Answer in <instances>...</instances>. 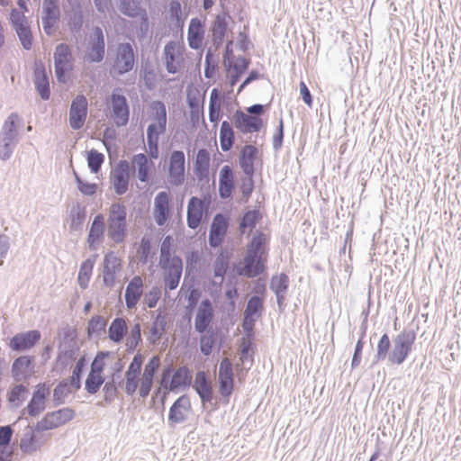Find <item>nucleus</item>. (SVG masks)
I'll return each mask as SVG.
<instances>
[{
    "label": "nucleus",
    "instance_id": "aec40b11",
    "mask_svg": "<svg viewBox=\"0 0 461 461\" xmlns=\"http://www.w3.org/2000/svg\"><path fill=\"white\" fill-rule=\"evenodd\" d=\"M160 366V359L158 357H153L146 364L143 373H141L140 385L139 395L141 398H146L152 388L154 375Z\"/></svg>",
    "mask_w": 461,
    "mask_h": 461
},
{
    "label": "nucleus",
    "instance_id": "7ed1b4c3",
    "mask_svg": "<svg viewBox=\"0 0 461 461\" xmlns=\"http://www.w3.org/2000/svg\"><path fill=\"white\" fill-rule=\"evenodd\" d=\"M416 339L413 330H403L393 340V348L388 355V360L393 365H402L412 350Z\"/></svg>",
    "mask_w": 461,
    "mask_h": 461
},
{
    "label": "nucleus",
    "instance_id": "39448f33",
    "mask_svg": "<svg viewBox=\"0 0 461 461\" xmlns=\"http://www.w3.org/2000/svg\"><path fill=\"white\" fill-rule=\"evenodd\" d=\"M185 48L181 41H169L164 48V59L168 73L176 74L185 67Z\"/></svg>",
    "mask_w": 461,
    "mask_h": 461
},
{
    "label": "nucleus",
    "instance_id": "412c9836",
    "mask_svg": "<svg viewBox=\"0 0 461 461\" xmlns=\"http://www.w3.org/2000/svg\"><path fill=\"white\" fill-rule=\"evenodd\" d=\"M218 376L221 394L229 397L233 390V370L229 358L225 357L221 361Z\"/></svg>",
    "mask_w": 461,
    "mask_h": 461
},
{
    "label": "nucleus",
    "instance_id": "603ef678",
    "mask_svg": "<svg viewBox=\"0 0 461 461\" xmlns=\"http://www.w3.org/2000/svg\"><path fill=\"white\" fill-rule=\"evenodd\" d=\"M86 159L91 172L96 174L104 161V156L95 149H91L87 152Z\"/></svg>",
    "mask_w": 461,
    "mask_h": 461
},
{
    "label": "nucleus",
    "instance_id": "338daca9",
    "mask_svg": "<svg viewBox=\"0 0 461 461\" xmlns=\"http://www.w3.org/2000/svg\"><path fill=\"white\" fill-rule=\"evenodd\" d=\"M254 189L253 176H246L241 179L240 190L245 198H248Z\"/></svg>",
    "mask_w": 461,
    "mask_h": 461
},
{
    "label": "nucleus",
    "instance_id": "20e7f679",
    "mask_svg": "<svg viewBox=\"0 0 461 461\" xmlns=\"http://www.w3.org/2000/svg\"><path fill=\"white\" fill-rule=\"evenodd\" d=\"M126 211L122 203H113L109 217L108 235L116 243L125 238Z\"/></svg>",
    "mask_w": 461,
    "mask_h": 461
},
{
    "label": "nucleus",
    "instance_id": "13d9d810",
    "mask_svg": "<svg viewBox=\"0 0 461 461\" xmlns=\"http://www.w3.org/2000/svg\"><path fill=\"white\" fill-rule=\"evenodd\" d=\"M153 213L158 225L162 226L169 215L168 203H156Z\"/></svg>",
    "mask_w": 461,
    "mask_h": 461
},
{
    "label": "nucleus",
    "instance_id": "5fc2aeb1",
    "mask_svg": "<svg viewBox=\"0 0 461 461\" xmlns=\"http://www.w3.org/2000/svg\"><path fill=\"white\" fill-rule=\"evenodd\" d=\"M228 265L229 257L221 251L213 263L214 276L221 278V282L226 273Z\"/></svg>",
    "mask_w": 461,
    "mask_h": 461
},
{
    "label": "nucleus",
    "instance_id": "1a4fd4ad",
    "mask_svg": "<svg viewBox=\"0 0 461 461\" xmlns=\"http://www.w3.org/2000/svg\"><path fill=\"white\" fill-rule=\"evenodd\" d=\"M75 411L66 407L55 411L48 412L38 423V430H50L59 428L73 420Z\"/></svg>",
    "mask_w": 461,
    "mask_h": 461
},
{
    "label": "nucleus",
    "instance_id": "e2e57ef3",
    "mask_svg": "<svg viewBox=\"0 0 461 461\" xmlns=\"http://www.w3.org/2000/svg\"><path fill=\"white\" fill-rule=\"evenodd\" d=\"M76 181H77L78 190L83 194L92 195L96 193V190H97L96 184L85 182L77 174H76Z\"/></svg>",
    "mask_w": 461,
    "mask_h": 461
},
{
    "label": "nucleus",
    "instance_id": "37998d69",
    "mask_svg": "<svg viewBox=\"0 0 461 461\" xmlns=\"http://www.w3.org/2000/svg\"><path fill=\"white\" fill-rule=\"evenodd\" d=\"M126 321L123 318H115L108 330V337L114 343H120L127 332Z\"/></svg>",
    "mask_w": 461,
    "mask_h": 461
},
{
    "label": "nucleus",
    "instance_id": "680f3d73",
    "mask_svg": "<svg viewBox=\"0 0 461 461\" xmlns=\"http://www.w3.org/2000/svg\"><path fill=\"white\" fill-rule=\"evenodd\" d=\"M15 31L24 49L30 50L32 45V36L29 26L18 27Z\"/></svg>",
    "mask_w": 461,
    "mask_h": 461
},
{
    "label": "nucleus",
    "instance_id": "473e14b6",
    "mask_svg": "<svg viewBox=\"0 0 461 461\" xmlns=\"http://www.w3.org/2000/svg\"><path fill=\"white\" fill-rule=\"evenodd\" d=\"M288 286L289 277L284 273L273 276L270 280L269 287L276 296L279 309H283L285 306Z\"/></svg>",
    "mask_w": 461,
    "mask_h": 461
},
{
    "label": "nucleus",
    "instance_id": "f704fd0d",
    "mask_svg": "<svg viewBox=\"0 0 461 461\" xmlns=\"http://www.w3.org/2000/svg\"><path fill=\"white\" fill-rule=\"evenodd\" d=\"M34 84L41 97L43 100H48L50 95L49 77L46 73L45 67L41 62L35 63Z\"/></svg>",
    "mask_w": 461,
    "mask_h": 461
},
{
    "label": "nucleus",
    "instance_id": "ddd939ff",
    "mask_svg": "<svg viewBox=\"0 0 461 461\" xmlns=\"http://www.w3.org/2000/svg\"><path fill=\"white\" fill-rule=\"evenodd\" d=\"M185 154L181 150H175L169 157L168 180L171 184L179 185L185 181Z\"/></svg>",
    "mask_w": 461,
    "mask_h": 461
},
{
    "label": "nucleus",
    "instance_id": "4d7b16f0",
    "mask_svg": "<svg viewBox=\"0 0 461 461\" xmlns=\"http://www.w3.org/2000/svg\"><path fill=\"white\" fill-rule=\"evenodd\" d=\"M391 346L389 336L385 333L384 334L377 344V351L375 355V362H379L381 360L385 359L389 355V348Z\"/></svg>",
    "mask_w": 461,
    "mask_h": 461
},
{
    "label": "nucleus",
    "instance_id": "6ab92c4d",
    "mask_svg": "<svg viewBox=\"0 0 461 461\" xmlns=\"http://www.w3.org/2000/svg\"><path fill=\"white\" fill-rule=\"evenodd\" d=\"M258 162L261 163L258 149L253 145L244 146L240 153L239 163L243 173L246 176H253L255 166Z\"/></svg>",
    "mask_w": 461,
    "mask_h": 461
},
{
    "label": "nucleus",
    "instance_id": "f3484780",
    "mask_svg": "<svg viewBox=\"0 0 461 461\" xmlns=\"http://www.w3.org/2000/svg\"><path fill=\"white\" fill-rule=\"evenodd\" d=\"M167 324V313L158 309L152 314V322L148 331V340L156 345L162 339Z\"/></svg>",
    "mask_w": 461,
    "mask_h": 461
},
{
    "label": "nucleus",
    "instance_id": "0eeeda50",
    "mask_svg": "<svg viewBox=\"0 0 461 461\" xmlns=\"http://www.w3.org/2000/svg\"><path fill=\"white\" fill-rule=\"evenodd\" d=\"M142 364L141 355H135L124 374L123 381L119 383V384H122L125 393L129 396H132L137 391H140Z\"/></svg>",
    "mask_w": 461,
    "mask_h": 461
},
{
    "label": "nucleus",
    "instance_id": "a878e982",
    "mask_svg": "<svg viewBox=\"0 0 461 461\" xmlns=\"http://www.w3.org/2000/svg\"><path fill=\"white\" fill-rule=\"evenodd\" d=\"M59 20V9L56 0H44L42 24L47 34H51Z\"/></svg>",
    "mask_w": 461,
    "mask_h": 461
},
{
    "label": "nucleus",
    "instance_id": "4c0bfd02",
    "mask_svg": "<svg viewBox=\"0 0 461 461\" xmlns=\"http://www.w3.org/2000/svg\"><path fill=\"white\" fill-rule=\"evenodd\" d=\"M193 387L203 404L212 401V389L204 372L199 371L196 373Z\"/></svg>",
    "mask_w": 461,
    "mask_h": 461
},
{
    "label": "nucleus",
    "instance_id": "f257e3e1",
    "mask_svg": "<svg viewBox=\"0 0 461 461\" xmlns=\"http://www.w3.org/2000/svg\"><path fill=\"white\" fill-rule=\"evenodd\" d=\"M267 242V237L264 233L260 232L253 236L250 243L248 245L246 256L236 267L237 273L240 276L255 277L264 272Z\"/></svg>",
    "mask_w": 461,
    "mask_h": 461
},
{
    "label": "nucleus",
    "instance_id": "cd10ccee",
    "mask_svg": "<svg viewBox=\"0 0 461 461\" xmlns=\"http://www.w3.org/2000/svg\"><path fill=\"white\" fill-rule=\"evenodd\" d=\"M121 269V260L114 252H109L104 259L103 279L106 286H113L116 274Z\"/></svg>",
    "mask_w": 461,
    "mask_h": 461
},
{
    "label": "nucleus",
    "instance_id": "2f4dec72",
    "mask_svg": "<svg viewBox=\"0 0 461 461\" xmlns=\"http://www.w3.org/2000/svg\"><path fill=\"white\" fill-rule=\"evenodd\" d=\"M104 55V41L103 32L100 28H95L90 41V49L86 54V59L89 62H99Z\"/></svg>",
    "mask_w": 461,
    "mask_h": 461
},
{
    "label": "nucleus",
    "instance_id": "72a5a7b5",
    "mask_svg": "<svg viewBox=\"0 0 461 461\" xmlns=\"http://www.w3.org/2000/svg\"><path fill=\"white\" fill-rule=\"evenodd\" d=\"M235 189L234 172L231 167L225 165L219 175V193L221 198H230Z\"/></svg>",
    "mask_w": 461,
    "mask_h": 461
},
{
    "label": "nucleus",
    "instance_id": "6e6d98bb",
    "mask_svg": "<svg viewBox=\"0 0 461 461\" xmlns=\"http://www.w3.org/2000/svg\"><path fill=\"white\" fill-rule=\"evenodd\" d=\"M104 382V378L103 375L90 372L86 380L85 388L89 393L94 394L98 392Z\"/></svg>",
    "mask_w": 461,
    "mask_h": 461
},
{
    "label": "nucleus",
    "instance_id": "423d86ee",
    "mask_svg": "<svg viewBox=\"0 0 461 461\" xmlns=\"http://www.w3.org/2000/svg\"><path fill=\"white\" fill-rule=\"evenodd\" d=\"M193 415V407L190 397L183 394L171 405L167 415V425L175 428L178 424L186 422Z\"/></svg>",
    "mask_w": 461,
    "mask_h": 461
},
{
    "label": "nucleus",
    "instance_id": "dca6fc26",
    "mask_svg": "<svg viewBox=\"0 0 461 461\" xmlns=\"http://www.w3.org/2000/svg\"><path fill=\"white\" fill-rule=\"evenodd\" d=\"M87 115V100L84 95H77L71 104L69 111V124L72 129L83 127Z\"/></svg>",
    "mask_w": 461,
    "mask_h": 461
},
{
    "label": "nucleus",
    "instance_id": "7c9ffc66",
    "mask_svg": "<svg viewBox=\"0 0 461 461\" xmlns=\"http://www.w3.org/2000/svg\"><path fill=\"white\" fill-rule=\"evenodd\" d=\"M113 117L117 126H124L129 121V108L123 95H112Z\"/></svg>",
    "mask_w": 461,
    "mask_h": 461
},
{
    "label": "nucleus",
    "instance_id": "09e8293b",
    "mask_svg": "<svg viewBox=\"0 0 461 461\" xmlns=\"http://www.w3.org/2000/svg\"><path fill=\"white\" fill-rule=\"evenodd\" d=\"M86 208L80 206L79 203L74 205L70 210V228L74 230H78L86 220Z\"/></svg>",
    "mask_w": 461,
    "mask_h": 461
},
{
    "label": "nucleus",
    "instance_id": "0e129e2a",
    "mask_svg": "<svg viewBox=\"0 0 461 461\" xmlns=\"http://www.w3.org/2000/svg\"><path fill=\"white\" fill-rule=\"evenodd\" d=\"M105 327V321L103 317L99 315H95L92 317V319L88 322V333L94 334V333H99L101 330H103Z\"/></svg>",
    "mask_w": 461,
    "mask_h": 461
},
{
    "label": "nucleus",
    "instance_id": "052dcab7",
    "mask_svg": "<svg viewBox=\"0 0 461 461\" xmlns=\"http://www.w3.org/2000/svg\"><path fill=\"white\" fill-rule=\"evenodd\" d=\"M160 296V288L158 286H153L148 293L144 294L143 303L149 308H154L156 307Z\"/></svg>",
    "mask_w": 461,
    "mask_h": 461
},
{
    "label": "nucleus",
    "instance_id": "c9c22d12",
    "mask_svg": "<svg viewBox=\"0 0 461 461\" xmlns=\"http://www.w3.org/2000/svg\"><path fill=\"white\" fill-rule=\"evenodd\" d=\"M204 39V26L198 18H193L190 21L187 41L190 48L197 50L202 47Z\"/></svg>",
    "mask_w": 461,
    "mask_h": 461
},
{
    "label": "nucleus",
    "instance_id": "393cba45",
    "mask_svg": "<svg viewBox=\"0 0 461 461\" xmlns=\"http://www.w3.org/2000/svg\"><path fill=\"white\" fill-rule=\"evenodd\" d=\"M144 282L140 276L131 278L126 286L124 299L127 309L136 308L139 301L143 295Z\"/></svg>",
    "mask_w": 461,
    "mask_h": 461
},
{
    "label": "nucleus",
    "instance_id": "bf43d9fd",
    "mask_svg": "<svg viewBox=\"0 0 461 461\" xmlns=\"http://www.w3.org/2000/svg\"><path fill=\"white\" fill-rule=\"evenodd\" d=\"M141 340V330L140 323H136L130 331L126 339V346L130 349H134Z\"/></svg>",
    "mask_w": 461,
    "mask_h": 461
},
{
    "label": "nucleus",
    "instance_id": "a19ab883",
    "mask_svg": "<svg viewBox=\"0 0 461 461\" xmlns=\"http://www.w3.org/2000/svg\"><path fill=\"white\" fill-rule=\"evenodd\" d=\"M222 100L217 88H213L210 95L209 119L212 122L218 124L221 119Z\"/></svg>",
    "mask_w": 461,
    "mask_h": 461
},
{
    "label": "nucleus",
    "instance_id": "b1692460",
    "mask_svg": "<svg viewBox=\"0 0 461 461\" xmlns=\"http://www.w3.org/2000/svg\"><path fill=\"white\" fill-rule=\"evenodd\" d=\"M33 357L22 356L17 357L12 366V375L16 381L25 380L35 373Z\"/></svg>",
    "mask_w": 461,
    "mask_h": 461
},
{
    "label": "nucleus",
    "instance_id": "9d476101",
    "mask_svg": "<svg viewBox=\"0 0 461 461\" xmlns=\"http://www.w3.org/2000/svg\"><path fill=\"white\" fill-rule=\"evenodd\" d=\"M130 181V164L126 160H121L112 169L110 182L118 194H123L127 192Z\"/></svg>",
    "mask_w": 461,
    "mask_h": 461
},
{
    "label": "nucleus",
    "instance_id": "9b49d317",
    "mask_svg": "<svg viewBox=\"0 0 461 461\" xmlns=\"http://www.w3.org/2000/svg\"><path fill=\"white\" fill-rule=\"evenodd\" d=\"M134 66V52L131 44L122 43L117 48L116 58L113 65L112 73L124 74L132 69Z\"/></svg>",
    "mask_w": 461,
    "mask_h": 461
},
{
    "label": "nucleus",
    "instance_id": "e433bc0d",
    "mask_svg": "<svg viewBox=\"0 0 461 461\" xmlns=\"http://www.w3.org/2000/svg\"><path fill=\"white\" fill-rule=\"evenodd\" d=\"M227 230V221L221 214H217L211 226L209 243L212 247H219L222 242Z\"/></svg>",
    "mask_w": 461,
    "mask_h": 461
},
{
    "label": "nucleus",
    "instance_id": "c85d7f7f",
    "mask_svg": "<svg viewBox=\"0 0 461 461\" xmlns=\"http://www.w3.org/2000/svg\"><path fill=\"white\" fill-rule=\"evenodd\" d=\"M234 118L236 128L244 133L257 132L263 126L261 118L246 114L243 112H236Z\"/></svg>",
    "mask_w": 461,
    "mask_h": 461
},
{
    "label": "nucleus",
    "instance_id": "a18cd8bd",
    "mask_svg": "<svg viewBox=\"0 0 461 461\" xmlns=\"http://www.w3.org/2000/svg\"><path fill=\"white\" fill-rule=\"evenodd\" d=\"M203 203H188L187 224L191 229H196L203 218Z\"/></svg>",
    "mask_w": 461,
    "mask_h": 461
},
{
    "label": "nucleus",
    "instance_id": "69168bd1",
    "mask_svg": "<svg viewBox=\"0 0 461 461\" xmlns=\"http://www.w3.org/2000/svg\"><path fill=\"white\" fill-rule=\"evenodd\" d=\"M214 339L212 335L203 334L200 338V349L205 356H209L213 348Z\"/></svg>",
    "mask_w": 461,
    "mask_h": 461
},
{
    "label": "nucleus",
    "instance_id": "4be33fe9",
    "mask_svg": "<svg viewBox=\"0 0 461 461\" xmlns=\"http://www.w3.org/2000/svg\"><path fill=\"white\" fill-rule=\"evenodd\" d=\"M213 308L209 299L203 300L196 311L194 318V329L203 334L212 321Z\"/></svg>",
    "mask_w": 461,
    "mask_h": 461
},
{
    "label": "nucleus",
    "instance_id": "de8ad7c7",
    "mask_svg": "<svg viewBox=\"0 0 461 461\" xmlns=\"http://www.w3.org/2000/svg\"><path fill=\"white\" fill-rule=\"evenodd\" d=\"M95 261V258H87L80 266L77 281L82 289H86L88 285Z\"/></svg>",
    "mask_w": 461,
    "mask_h": 461
},
{
    "label": "nucleus",
    "instance_id": "58836bf2",
    "mask_svg": "<svg viewBox=\"0 0 461 461\" xmlns=\"http://www.w3.org/2000/svg\"><path fill=\"white\" fill-rule=\"evenodd\" d=\"M191 374L186 366H181L177 368L172 375L171 381L169 382L168 391L176 392L180 388L189 386L191 384Z\"/></svg>",
    "mask_w": 461,
    "mask_h": 461
},
{
    "label": "nucleus",
    "instance_id": "ea45409f",
    "mask_svg": "<svg viewBox=\"0 0 461 461\" xmlns=\"http://www.w3.org/2000/svg\"><path fill=\"white\" fill-rule=\"evenodd\" d=\"M132 164L137 171L138 178L141 182H147L153 168V162L149 160L144 154H137L132 158Z\"/></svg>",
    "mask_w": 461,
    "mask_h": 461
},
{
    "label": "nucleus",
    "instance_id": "a211bd4d",
    "mask_svg": "<svg viewBox=\"0 0 461 461\" xmlns=\"http://www.w3.org/2000/svg\"><path fill=\"white\" fill-rule=\"evenodd\" d=\"M50 393V386L45 383L39 384L36 386L32 397L25 409L30 416H38L45 410L46 400Z\"/></svg>",
    "mask_w": 461,
    "mask_h": 461
},
{
    "label": "nucleus",
    "instance_id": "bb28decb",
    "mask_svg": "<svg viewBox=\"0 0 461 461\" xmlns=\"http://www.w3.org/2000/svg\"><path fill=\"white\" fill-rule=\"evenodd\" d=\"M211 155L206 149H200L194 157V173L199 181H209Z\"/></svg>",
    "mask_w": 461,
    "mask_h": 461
},
{
    "label": "nucleus",
    "instance_id": "c03bdc74",
    "mask_svg": "<svg viewBox=\"0 0 461 461\" xmlns=\"http://www.w3.org/2000/svg\"><path fill=\"white\" fill-rule=\"evenodd\" d=\"M120 11L130 17L140 15V17L147 23L146 12L140 9L138 0H119Z\"/></svg>",
    "mask_w": 461,
    "mask_h": 461
},
{
    "label": "nucleus",
    "instance_id": "5701e85b",
    "mask_svg": "<svg viewBox=\"0 0 461 461\" xmlns=\"http://www.w3.org/2000/svg\"><path fill=\"white\" fill-rule=\"evenodd\" d=\"M159 267L164 271L163 279L165 290H175L178 286L182 276V260H173L171 264Z\"/></svg>",
    "mask_w": 461,
    "mask_h": 461
},
{
    "label": "nucleus",
    "instance_id": "6e6552de",
    "mask_svg": "<svg viewBox=\"0 0 461 461\" xmlns=\"http://www.w3.org/2000/svg\"><path fill=\"white\" fill-rule=\"evenodd\" d=\"M44 431L38 430L37 425L34 428L27 425L21 435V450L26 454L39 450L50 439V435L43 433Z\"/></svg>",
    "mask_w": 461,
    "mask_h": 461
},
{
    "label": "nucleus",
    "instance_id": "49530a36",
    "mask_svg": "<svg viewBox=\"0 0 461 461\" xmlns=\"http://www.w3.org/2000/svg\"><path fill=\"white\" fill-rule=\"evenodd\" d=\"M234 142V131L230 124L224 121L221 123L220 130V143L223 151H228L231 149Z\"/></svg>",
    "mask_w": 461,
    "mask_h": 461
},
{
    "label": "nucleus",
    "instance_id": "3c124183",
    "mask_svg": "<svg viewBox=\"0 0 461 461\" xmlns=\"http://www.w3.org/2000/svg\"><path fill=\"white\" fill-rule=\"evenodd\" d=\"M260 217V213L255 210L246 212L240 224L241 232H250Z\"/></svg>",
    "mask_w": 461,
    "mask_h": 461
},
{
    "label": "nucleus",
    "instance_id": "c756f323",
    "mask_svg": "<svg viewBox=\"0 0 461 461\" xmlns=\"http://www.w3.org/2000/svg\"><path fill=\"white\" fill-rule=\"evenodd\" d=\"M104 218L98 214L95 217L86 239V242L90 250H96L103 242L104 237Z\"/></svg>",
    "mask_w": 461,
    "mask_h": 461
},
{
    "label": "nucleus",
    "instance_id": "8fccbe9b",
    "mask_svg": "<svg viewBox=\"0 0 461 461\" xmlns=\"http://www.w3.org/2000/svg\"><path fill=\"white\" fill-rule=\"evenodd\" d=\"M228 23L226 15H217L212 25V36L214 41H222L227 32Z\"/></svg>",
    "mask_w": 461,
    "mask_h": 461
},
{
    "label": "nucleus",
    "instance_id": "4468645a",
    "mask_svg": "<svg viewBox=\"0 0 461 461\" xmlns=\"http://www.w3.org/2000/svg\"><path fill=\"white\" fill-rule=\"evenodd\" d=\"M41 339V332L39 330H28L14 335L9 341V348L17 352L27 351L33 348Z\"/></svg>",
    "mask_w": 461,
    "mask_h": 461
},
{
    "label": "nucleus",
    "instance_id": "2eb2a0df",
    "mask_svg": "<svg viewBox=\"0 0 461 461\" xmlns=\"http://www.w3.org/2000/svg\"><path fill=\"white\" fill-rule=\"evenodd\" d=\"M262 311L263 300L258 296H252L244 311L242 327L245 332L249 334L253 330L255 322L261 316Z\"/></svg>",
    "mask_w": 461,
    "mask_h": 461
},
{
    "label": "nucleus",
    "instance_id": "79ce46f5",
    "mask_svg": "<svg viewBox=\"0 0 461 461\" xmlns=\"http://www.w3.org/2000/svg\"><path fill=\"white\" fill-rule=\"evenodd\" d=\"M173 260L182 259L173 254V239L170 236H167L161 243L158 266H167L171 264Z\"/></svg>",
    "mask_w": 461,
    "mask_h": 461
},
{
    "label": "nucleus",
    "instance_id": "864d4df0",
    "mask_svg": "<svg viewBox=\"0 0 461 461\" xmlns=\"http://www.w3.org/2000/svg\"><path fill=\"white\" fill-rule=\"evenodd\" d=\"M72 387L67 381L60 382L53 391V401L57 405L64 402V400L72 393Z\"/></svg>",
    "mask_w": 461,
    "mask_h": 461
},
{
    "label": "nucleus",
    "instance_id": "f8f14e48",
    "mask_svg": "<svg viewBox=\"0 0 461 461\" xmlns=\"http://www.w3.org/2000/svg\"><path fill=\"white\" fill-rule=\"evenodd\" d=\"M71 51L68 45L59 44L54 53L56 76L60 82H66L67 74L72 69Z\"/></svg>",
    "mask_w": 461,
    "mask_h": 461
},
{
    "label": "nucleus",
    "instance_id": "f03ea898",
    "mask_svg": "<svg viewBox=\"0 0 461 461\" xmlns=\"http://www.w3.org/2000/svg\"><path fill=\"white\" fill-rule=\"evenodd\" d=\"M150 109L155 122L151 123L148 128L147 140L150 157L157 158L158 157V136L166 130L167 111L165 104L160 101L153 102L150 104Z\"/></svg>",
    "mask_w": 461,
    "mask_h": 461
},
{
    "label": "nucleus",
    "instance_id": "774afa93",
    "mask_svg": "<svg viewBox=\"0 0 461 461\" xmlns=\"http://www.w3.org/2000/svg\"><path fill=\"white\" fill-rule=\"evenodd\" d=\"M23 11L18 12L16 10H12L11 13V22L14 27V29H17L18 27H23L28 25L26 18L24 16Z\"/></svg>",
    "mask_w": 461,
    "mask_h": 461
}]
</instances>
